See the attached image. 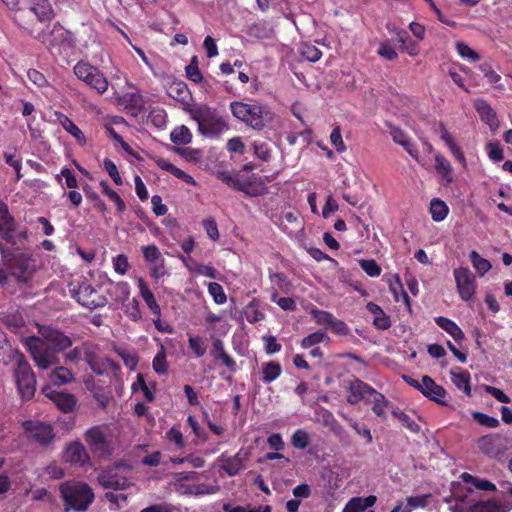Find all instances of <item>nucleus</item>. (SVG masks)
Returning a JSON list of instances; mask_svg holds the SVG:
<instances>
[{"label": "nucleus", "mask_w": 512, "mask_h": 512, "mask_svg": "<svg viewBox=\"0 0 512 512\" xmlns=\"http://www.w3.org/2000/svg\"><path fill=\"white\" fill-rule=\"evenodd\" d=\"M434 167L445 185H450L454 181L453 168L445 156L436 154Z\"/></svg>", "instance_id": "nucleus-23"}, {"label": "nucleus", "mask_w": 512, "mask_h": 512, "mask_svg": "<svg viewBox=\"0 0 512 512\" xmlns=\"http://www.w3.org/2000/svg\"><path fill=\"white\" fill-rule=\"evenodd\" d=\"M461 480L466 483L470 484L473 488H476L478 490L483 491H495L496 486L492 482L486 479H480L478 477H475L467 472H463L460 475Z\"/></svg>", "instance_id": "nucleus-35"}, {"label": "nucleus", "mask_w": 512, "mask_h": 512, "mask_svg": "<svg viewBox=\"0 0 512 512\" xmlns=\"http://www.w3.org/2000/svg\"><path fill=\"white\" fill-rule=\"evenodd\" d=\"M116 352L124 361L127 368L134 370L137 367L139 359L135 352H130L126 349H118Z\"/></svg>", "instance_id": "nucleus-59"}, {"label": "nucleus", "mask_w": 512, "mask_h": 512, "mask_svg": "<svg viewBox=\"0 0 512 512\" xmlns=\"http://www.w3.org/2000/svg\"><path fill=\"white\" fill-rule=\"evenodd\" d=\"M100 187L102 189V193L108 197L109 200L114 202L117 208V212L123 213L126 211L127 206L120 195L113 190L106 181L100 182Z\"/></svg>", "instance_id": "nucleus-38"}, {"label": "nucleus", "mask_w": 512, "mask_h": 512, "mask_svg": "<svg viewBox=\"0 0 512 512\" xmlns=\"http://www.w3.org/2000/svg\"><path fill=\"white\" fill-rule=\"evenodd\" d=\"M60 495L64 501V511H86L94 501L92 488L84 482L65 483L60 486Z\"/></svg>", "instance_id": "nucleus-4"}, {"label": "nucleus", "mask_w": 512, "mask_h": 512, "mask_svg": "<svg viewBox=\"0 0 512 512\" xmlns=\"http://www.w3.org/2000/svg\"><path fill=\"white\" fill-rule=\"evenodd\" d=\"M391 135L395 143L401 145L411 157L418 160V150L416 146L408 139L401 129H393L391 131Z\"/></svg>", "instance_id": "nucleus-32"}, {"label": "nucleus", "mask_w": 512, "mask_h": 512, "mask_svg": "<svg viewBox=\"0 0 512 512\" xmlns=\"http://www.w3.org/2000/svg\"><path fill=\"white\" fill-rule=\"evenodd\" d=\"M166 112L163 109H154L148 115V121L157 128H163L166 125Z\"/></svg>", "instance_id": "nucleus-61"}, {"label": "nucleus", "mask_w": 512, "mask_h": 512, "mask_svg": "<svg viewBox=\"0 0 512 512\" xmlns=\"http://www.w3.org/2000/svg\"><path fill=\"white\" fill-rule=\"evenodd\" d=\"M377 392L369 384L365 383L360 379H355L350 382L349 385V395L347 396V402L349 404L355 405L360 401L369 402L371 397Z\"/></svg>", "instance_id": "nucleus-15"}, {"label": "nucleus", "mask_w": 512, "mask_h": 512, "mask_svg": "<svg viewBox=\"0 0 512 512\" xmlns=\"http://www.w3.org/2000/svg\"><path fill=\"white\" fill-rule=\"evenodd\" d=\"M451 381L459 389L462 390L467 396H471L470 386V373L462 368L452 369L450 371Z\"/></svg>", "instance_id": "nucleus-26"}, {"label": "nucleus", "mask_w": 512, "mask_h": 512, "mask_svg": "<svg viewBox=\"0 0 512 512\" xmlns=\"http://www.w3.org/2000/svg\"><path fill=\"white\" fill-rule=\"evenodd\" d=\"M496 442V437L492 435H486L478 440V447L484 454L493 457L496 456L499 452V448Z\"/></svg>", "instance_id": "nucleus-41"}, {"label": "nucleus", "mask_w": 512, "mask_h": 512, "mask_svg": "<svg viewBox=\"0 0 512 512\" xmlns=\"http://www.w3.org/2000/svg\"><path fill=\"white\" fill-rule=\"evenodd\" d=\"M262 381L266 384L273 382L280 377L282 367L276 361H269L262 363Z\"/></svg>", "instance_id": "nucleus-33"}, {"label": "nucleus", "mask_w": 512, "mask_h": 512, "mask_svg": "<svg viewBox=\"0 0 512 512\" xmlns=\"http://www.w3.org/2000/svg\"><path fill=\"white\" fill-rule=\"evenodd\" d=\"M472 418L479 425L487 427V428H497L499 426V420L497 418L489 416L482 412H478V411L472 412Z\"/></svg>", "instance_id": "nucleus-51"}, {"label": "nucleus", "mask_w": 512, "mask_h": 512, "mask_svg": "<svg viewBox=\"0 0 512 512\" xmlns=\"http://www.w3.org/2000/svg\"><path fill=\"white\" fill-rule=\"evenodd\" d=\"M189 348L194 352L196 357H202L206 353L204 340L200 336H190L188 339Z\"/></svg>", "instance_id": "nucleus-56"}, {"label": "nucleus", "mask_w": 512, "mask_h": 512, "mask_svg": "<svg viewBox=\"0 0 512 512\" xmlns=\"http://www.w3.org/2000/svg\"><path fill=\"white\" fill-rule=\"evenodd\" d=\"M448 212L449 208L444 201L435 198L430 202V213L434 221H443L447 217Z\"/></svg>", "instance_id": "nucleus-39"}, {"label": "nucleus", "mask_w": 512, "mask_h": 512, "mask_svg": "<svg viewBox=\"0 0 512 512\" xmlns=\"http://www.w3.org/2000/svg\"><path fill=\"white\" fill-rule=\"evenodd\" d=\"M142 252H143V257H144L145 261L149 265L159 262L163 259L161 257V252H160L159 248L154 244L144 246L142 248Z\"/></svg>", "instance_id": "nucleus-54"}, {"label": "nucleus", "mask_w": 512, "mask_h": 512, "mask_svg": "<svg viewBox=\"0 0 512 512\" xmlns=\"http://www.w3.org/2000/svg\"><path fill=\"white\" fill-rule=\"evenodd\" d=\"M18 353L13 351L6 334L0 330V362L8 364L13 359V355Z\"/></svg>", "instance_id": "nucleus-44"}, {"label": "nucleus", "mask_w": 512, "mask_h": 512, "mask_svg": "<svg viewBox=\"0 0 512 512\" xmlns=\"http://www.w3.org/2000/svg\"><path fill=\"white\" fill-rule=\"evenodd\" d=\"M453 275L460 298L464 301L472 299L476 292V280L470 269L468 267L455 268Z\"/></svg>", "instance_id": "nucleus-11"}, {"label": "nucleus", "mask_w": 512, "mask_h": 512, "mask_svg": "<svg viewBox=\"0 0 512 512\" xmlns=\"http://www.w3.org/2000/svg\"><path fill=\"white\" fill-rule=\"evenodd\" d=\"M187 78L197 84H201L202 87L208 86V81L204 79L201 71L198 67V60L196 56H193L189 65L185 68Z\"/></svg>", "instance_id": "nucleus-36"}, {"label": "nucleus", "mask_w": 512, "mask_h": 512, "mask_svg": "<svg viewBox=\"0 0 512 512\" xmlns=\"http://www.w3.org/2000/svg\"><path fill=\"white\" fill-rule=\"evenodd\" d=\"M165 438L168 441L174 443L178 449L185 448L184 436L179 428L173 426L170 430L166 432Z\"/></svg>", "instance_id": "nucleus-57"}, {"label": "nucleus", "mask_w": 512, "mask_h": 512, "mask_svg": "<svg viewBox=\"0 0 512 512\" xmlns=\"http://www.w3.org/2000/svg\"><path fill=\"white\" fill-rule=\"evenodd\" d=\"M193 119L198 124L199 132L210 138L219 137L228 125L223 116H221L215 109L206 105L197 107L193 111Z\"/></svg>", "instance_id": "nucleus-6"}, {"label": "nucleus", "mask_w": 512, "mask_h": 512, "mask_svg": "<svg viewBox=\"0 0 512 512\" xmlns=\"http://www.w3.org/2000/svg\"><path fill=\"white\" fill-rule=\"evenodd\" d=\"M30 10L36 15L40 22L50 21L54 16L49 0H32Z\"/></svg>", "instance_id": "nucleus-28"}, {"label": "nucleus", "mask_w": 512, "mask_h": 512, "mask_svg": "<svg viewBox=\"0 0 512 512\" xmlns=\"http://www.w3.org/2000/svg\"><path fill=\"white\" fill-rule=\"evenodd\" d=\"M167 93L173 99L186 105H189L192 98L186 83L183 81L172 82L167 88Z\"/></svg>", "instance_id": "nucleus-25"}, {"label": "nucleus", "mask_w": 512, "mask_h": 512, "mask_svg": "<svg viewBox=\"0 0 512 512\" xmlns=\"http://www.w3.org/2000/svg\"><path fill=\"white\" fill-rule=\"evenodd\" d=\"M476 111L480 119L491 128L498 125V119L494 109L484 100H480L475 105Z\"/></svg>", "instance_id": "nucleus-30"}, {"label": "nucleus", "mask_w": 512, "mask_h": 512, "mask_svg": "<svg viewBox=\"0 0 512 512\" xmlns=\"http://www.w3.org/2000/svg\"><path fill=\"white\" fill-rule=\"evenodd\" d=\"M22 426L26 437L42 446H47L54 440L55 434L51 424L28 420Z\"/></svg>", "instance_id": "nucleus-10"}, {"label": "nucleus", "mask_w": 512, "mask_h": 512, "mask_svg": "<svg viewBox=\"0 0 512 512\" xmlns=\"http://www.w3.org/2000/svg\"><path fill=\"white\" fill-rule=\"evenodd\" d=\"M15 378L23 399H31L36 391V377L22 353H16Z\"/></svg>", "instance_id": "nucleus-8"}, {"label": "nucleus", "mask_w": 512, "mask_h": 512, "mask_svg": "<svg viewBox=\"0 0 512 512\" xmlns=\"http://www.w3.org/2000/svg\"><path fill=\"white\" fill-rule=\"evenodd\" d=\"M49 379L53 385H64L74 381L72 371L66 367H56L50 374Z\"/></svg>", "instance_id": "nucleus-34"}, {"label": "nucleus", "mask_w": 512, "mask_h": 512, "mask_svg": "<svg viewBox=\"0 0 512 512\" xmlns=\"http://www.w3.org/2000/svg\"><path fill=\"white\" fill-rule=\"evenodd\" d=\"M473 493L472 487L464 488L460 483H452L451 495L449 499H446L447 503L453 499L456 502L471 504L474 500L470 499V495Z\"/></svg>", "instance_id": "nucleus-31"}, {"label": "nucleus", "mask_w": 512, "mask_h": 512, "mask_svg": "<svg viewBox=\"0 0 512 512\" xmlns=\"http://www.w3.org/2000/svg\"><path fill=\"white\" fill-rule=\"evenodd\" d=\"M57 118L64 130L71 134L80 145L86 144L84 133L68 116L63 113H59Z\"/></svg>", "instance_id": "nucleus-29"}, {"label": "nucleus", "mask_w": 512, "mask_h": 512, "mask_svg": "<svg viewBox=\"0 0 512 512\" xmlns=\"http://www.w3.org/2000/svg\"><path fill=\"white\" fill-rule=\"evenodd\" d=\"M222 468L229 476L237 475L243 468V462L239 454L224 459Z\"/></svg>", "instance_id": "nucleus-46"}, {"label": "nucleus", "mask_w": 512, "mask_h": 512, "mask_svg": "<svg viewBox=\"0 0 512 512\" xmlns=\"http://www.w3.org/2000/svg\"><path fill=\"white\" fill-rule=\"evenodd\" d=\"M170 139L174 144L186 145L191 142L192 134L187 126L181 125L172 130Z\"/></svg>", "instance_id": "nucleus-40"}, {"label": "nucleus", "mask_w": 512, "mask_h": 512, "mask_svg": "<svg viewBox=\"0 0 512 512\" xmlns=\"http://www.w3.org/2000/svg\"><path fill=\"white\" fill-rule=\"evenodd\" d=\"M83 439L93 455L98 458H109L114 452V442L106 424L88 428L83 434Z\"/></svg>", "instance_id": "nucleus-5"}, {"label": "nucleus", "mask_w": 512, "mask_h": 512, "mask_svg": "<svg viewBox=\"0 0 512 512\" xmlns=\"http://www.w3.org/2000/svg\"><path fill=\"white\" fill-rule=\"evenodd\" d=\"M223 182H225L229 187L233 188L234 190L244 192L248 195H255L253 192H250L248 190V187L250 186V183L243 181L237 177H234L229 174H223L222 177Z\"/></svg>", "instance_id": "nucleus-47"}, {"label": "nucleus", "mask_w": 512, "mask_h": 512, "mask_svg": "<svg viewBox=\"0 0 512 512\" xmlns=\"http://www.w3.org/2000/svg\"><path fill=\"white\" fill-rule=\"evenodd\" d=\"M63 459L79 467L91 465L90 455L85 445L79 441H73L66 445L63 452Z\"/></svg>", "instance_id": "nucleus-13"}, {"label": "nucleus", "mask_w": 512, "mask_h": 512, "mask_svg": "<svg viewBox=\"0 0 512 512\" xmlns=\"http://www.w3.org/2000/svg\"><path fill=\"white\" fill-rule=\"evenodd\" d=\"M330 142L335 147L336 151L342 153L346 151L347 147L342 139L341 129L339 126L333 128L330 134Z\"/></svg>", "instance_id": "nucleus-64"}, {"label": "nucleus", "mask_w": 512, "mask_h": 512, "mask_svg": "<svg viewBox=\"0 0 512 512\" xmlns=\"http://www.w3.org/2000/svg\"><path fill=\"white\" fill-rule=\"evenodd\" d=\"M312 319L318 324V325H328L330 326L334 315L328 311L320 310L317 308H314L310 312Z\"/></svg>", "instance_id": "nucleus-55"}, {"label": "nucleus", "mask_w": 512, "mask_h": 512, "mask_svg": "<svg viewBox=\"0 0 512 512\" xmlns=\"http://www.w3.org/2000/svg\"><path fill=\"white\" fill-rule=\"evenodd\" d=\"M137 387H139L142 390L144 397L147 401H149V402L154 401L155 396H154L152 390L150 389V387L146 384L145 378H144L143 374H141V373H139L137 375L136 382L133 383V385H132L133 390H136Z\"/></svg>", "instance_id": "nucleus-58"}, {"label": "nucleus", "mask_w": 512, "mask_h": 512, "mask_svg": "<svg viewBox=\"0 0 512 512\" xmlns=\"http://www.w3.org/2000/svg\"><path fill=\"white\" fill-rule=\"evenodd\" d=\"M310 443L309 434L303 429H297L291 436V444L294 448L303 450Z\"/></svg>", "instance_id": "nucleus-50"}, {"label": "nucleus", "mask_w": 512, "mask_h": 512, "mask_svg": "<svg viewBox=\"0 0 512 512\" xmlns=\"http://www.w3.org/2000/svg\"><path fill=\"white\" fill-rule=\"evenodd\" d=\"M98 481L105 489L125 490L130 486L127 478L112 473L101 474Z\"/></svg>", "instance_id": "nucleus-24"}, {"label": "nucleus", "mask_w": 512, "mask_h": 512, "mask_svg": "<svg viewBox=\"0 0 512 512\" xmlns=\"http://www.w3.org/2000/svg\"><path fill=\"white\" fill-rule=\"evenodd\" d=\"M61 177L65 178V183L68 188H70V189L78 188V186H79L78 180L69 168H67V167L62 168L60 171V174L56 176V180L58 182H60Z\"/></svg>", "instance_id": "nucleus-62"}, {"label": "nucleus", "mask_w": 512, "mask_h": 512, "mask_svg": "<svg viewBox=\"0 0 512 512\" xmlns=\"http://www.w3.org/2000/svg\"><path fill=\"white\" fill-rule=\"evenodd\" d=\"M329 340L325 330H318L309 334L301 340L300 346L303 349L314 348L319 343Z\"/></svg>", "instance_id": "nucleus-43"}, {"label": "nucleus", "mask_w": 512, "mask_h": 512, "mask_svg": "<svg viewBox=\"0 0 512 512\" xmlns=\"http://www.w3.org/2000/svg\"><path fill=\"white\" fill-rule=\"evenodd\" d=\"M469 259L473 268L476 270L480 277H483L490 269L491 263L489 260L483 258L477 251L473 250L469 254Z\"/></svg>", "instance_id": "nucleus-37"}, {"label": "nucleus", "mask_w": 512, "mask_h": 512, "mask_svg": "<svg viewBox=\"0 0 512 512\" xmlns=\"http://www.w3.org/2000/svg\"><path fill=\"white\" fill-rule=\"evenodd\" d=\"M361 269L370 277L380 276L382 269L374 259H360Z\"/></svg>", "instance_id": "nucleus-52"}, {"label": "nucleus", "mask_w": 512, "mask_h": 512, "mask_svg": "<svg viewBox=\"0 0 512 512\" xmlns=\"http://www.w3.org/2000/svg\"><path fill=\"white\" fill-rule=\"evenodd\" d=\"M107 294L116 304H123L130 296V285L127 282H110Z\"/></svg>", "instance_id": "nucleus-22"}, {"label": "nucleus", "mask_w": 512, "mask_h": 512, "mask_svg": "<svg viewBox=\"0 0 512 512\" xmlns=\"http://www.w3.org/2000/svg\"><path fill=\"white\" fill-rule=\"evenodd\" d=\"M254 154L257 158L262 161H268L271 157V150L267 143L265 142H253L252 144Z\"/></svg>", "instance_id": "nucleus-63"}, {"label": "nucleus", "mask_w": 512, "mask_h": 512, "mask_svg": "<svg viewBox=\"0 0 512 512\" xmlns=\"http://www.w3.org/2000/svg\"><path fill=\"white\" fill-rule=\"evenodd\" d=\"M373 403L372 411L380 418L386 419L385 409L390 405L387 398L380 392H376L369 400Z\"/></svg>", "instance_id": "nucleus-42"}, {"label": "nucleus", "mask_w": 512, "mask_h": 512, "mask_svg": "<svg viewBox=\"0 0 512 512\" xmlns=\"http://www.w3.org/2000/svg\"><path fill=\"white\" fill-rule=\"evenodd\" d=\"M58 45L71 48L74 46V39L71 32L60 24H55L49 35L48 46L54 48Z\"/></svg>", "instance_id": "nucleus-18"}, {"label": "nucleus", "mask_w": 512, "mask_h": 512, "mask_svg": "<svg viewBox=\"0 0 512 512\" xmlns=\"http://www.w3.org/2000/svg\"><path fill=\"white\" fill-rule=\"evenodd\" d=\"M389 32H391L396 40L401 44L400 49L406 52L410 56H417L419 54V46L418 43L413 41L409 36L408 32L402 28L390 26L387 27Z\"/></svg>", "instance_id": "nucleus-19"}, {"label": "nucleus", "mask_w": 512, "mask_h": 512, "mask_svg": "<svg viewBox=\"0 0 512 512\" xmlns=\"http://www.w3.org/2000/svg\"><path fill=\"white\" fill-rule=\"evenodd\" d=\"M421 393L431 401L440 405H447L445 400L447 396L446 390L438 385L430 376L424 375L422 377V390Z\"/></svg>", "instance_id": "nucleus-17"}, {"label": "nucleus", "mask_w": 512, "mask_h": 512, "mask_svg": "<svg viewBox=\"0 0 512 512\" xmlns=\"http://www.w3.org/2000/svg\"><path fill=\"white\" fill-rule=\"evenodd\" d=\"M73 71L79 80L85 82L99 94H103L107 91L109 85L108 80L97 67L81 60L75 64Z\"/></svg>", "instance_id": "nucleus-9"}, {"label": "nucleus", "mask_w": 512, "mask_h": 512, "mask_svg": "<svg viewBox=\"0 0 512 512\" xmlns=\"http://www.w3.org/2000/svg\"><path fill=\"white\" fill-rule=\"evenodd\" d=\"M0 255L4 266L10 270L18 285L31 287L36 271L35 261L27 253L15 254L9 247L0 243Z\"/></svg>", "instance_id": "nucleus-1"}, {"label": "nucleus", "mask_w": 512, "mask_h": 512, "mask_svg": "<svg viewBox=\"0 0 512 512\" xmlns=\"http://www.w3.org/2000/svg\"><path fill=\"white\" fill-rule=\"evenodd\" d=\"M68 289L70 296L82 307L89 310L104 307L108 303L107 297L100 291V286H93L84 277L71 281Z\"/></svg>", "instance_id": "nucleus-3"}, {"label": "nucleus", "mask_w": 512, "mask_h": 512, "mask_svg": "<svg viewBox=\"0 0 512 512\" xmlns=\"http://www.w3.org/2000/svg\"><path fill=\"white\" fill-rule=\"evenodd\" d=\"M435 323L441 328L443 329L445 332H447L448 334H450L452 336V338L460 343L464 340L465 338V335L463 333V331L461 330V328L454 322L452 321L451 319L449 318H446V317H443V316H439V317H436L435 318Z\"/></svg>", "instance_id": "nucleus-27"}, {"label": "nucleus", "mask_w": 512, "mask_h": 512, "mask_svg": "<svg viewBox=\"0 0 512 512\" xmlns=\"http://www.w3.org/2000/svg\"><path fill=\"white\" fill-rule=\"evenodd\" d=\"M41 339L47 341L59 354L73 345V340L63 331L51 327H42L40 329Z\"/></svg>", "instance_id": "nucleus-12"}, {"label": "nucleus", "mask_w": 512, "mask_h": 512, "mask_svg": "<svg viewBox=\"0 0 512 512\" xmlns=\"http://www.w3.org/2000/svg\"><path fill=\"white\" fill-rule=\"evenodd\" d=\"M299 51L301 56L310 62H317L322 56V52L315 45L310 43H303Z\"/></svg>", "instance_id": "nucleus-48"}, {"label": "nucleus", "mask_w": 512, "mask_h": 512, "mask_svg": "<svg viewBox=\"0 0 512 512\" xmlns=\"http://www.w3.org/2000/svg\"><path fill=\"white\" fill-rule=\"evenodd\" d=\"M152 366L157 374L163 375L168 372V364L166 360V351L164 346H161L160 351L155 355Z\"/></svg>", "instance_id": "nucleus-49"}, {"label": "nucleus", "mask_w": 512, "mask_h": 512, "mask_svg": "<svg viewBox=\"0 0 512 512\" xmlns=\"http://www.w3.org/2000/svg\"><path fill=\"white\" fill-rule=\"evenodd\" d=\"M202 226L206 231L208 237L213 241L219 240L220 234L216 220L213 217L206 218L202 221Z\"/></svg>", "instance_id": "nucleus-60"}, {"label": "nucleus", "mask_w": 512, "mask_h": 512, "mask_svg": "<svg viewBox=\"0 0 512 512\" xmlns=\"http://www.w3.org/2000/svg\"><path fill=\"white\" fill-rule=\"evenodd\" d=\"M82 190L88 200L93 202L94 208L97 209L102 214L107 212V206L104 201L100 198V196L94 191L93 187L89 184H85L82 187Z\"/></svg>", "instance_id": "nucleus-45"}, {"label": "nucleus", "mask_w": 512, "mask_h": 512, "mask_svg": "<svg viewBox=\"0 0 512 512\" xmlns=\"http://www.w3.org/2000/svg\"><path fill=\"white\" fill-rule=\"evenodd\" d=\"M208 292L216 304H224L227 301V296L223 287L217 282H210L208 284Z\"/></svg>", "instance_id": "nucleus-53"}, {"label": "nucleus", "mask_w": 512, "mask_h": 512, "mask_svg": "<svg viewBox=\"0 0 512 512\" xmlns=\"http://www.w3.org/2000/svg\"><path fill=\"white\" fill-rule=\"evenodd\" d=\"M230 110L236 119L257 131L267 127L274 118L269 107L257 102L233 101L230 103Z\"/></svg>", "instance_id": "nucleus-2"}, {"label": "nucleus", "mask_w": 512, "mask_h": 512, "mask_svg": "<svg viewBox=\"0 0 512 512\" xmlns=\"http://www.w3.org/2000/svg\"><path fill=\"white\" fill-rule=\"evenodd\" d=\"M451 512H507L494 500L479 501L471 504L456 502L450 507Z\"/></svg>", "instance_id": "nucleus-16"}, {"label": "nucleus", "mask_w": 512, "mask_h": 512, "mask_svg": "<svg viewBox=\"0 0 512 512\" xmlns=\"http://www.w3.org/2000/svg\"><path fill=\"white\" fill-rule=\"evenodd\" d=\"M137 285L139 288V292L147 307L151 311L153 315L160 318L161 317V308L157 303L153 292L149 289L143 278H138Z\"/></svg>", "instance_id": "nucleus-21"}, {"label": "nucleus", "mask_w": 512, "mask_h": 512, "mask_svg": "<svg viewBox=\"0 0 512 512\" xmlns=\"http://www.w3.org/2000/svg\"><path fill=\"white\" fill-rule=\"evenodd\" d=\"M440 137L444 141L450 152L453 154V156L456 158V160L460 163L462 168H466L467 161L465 155L462 152L461 148L457 145L453 135L446 129L444 124L440 125Z\"/></svg>", "instance_id": "nucleus-20"}, {"label": "nucleus", "mask_w": 512, "mask_h": 512, "mask_svg": "<svg viewBox=\"0 0 512 512\" xmlns=\"http://www.w3.org/2000/svg\"><path fill=\"white\" fill-rule=\"evenodd\" d=\"M26 345L39 369L46 370L60 363L59 353L40 337L30 338Z\"/></svg>", "instance_id": "nucleus-7"}, {"label": "nucleus", "mask_w": 512, "mask_h": 512, "mask_svg": "<svg viewBox=\"0 0 512 512\" xmlns=\"http://www.w3.org/2000/svg\"><path fill=\"white\" fill-rule=\"evenodd\" d=\"M42 393L63 413L72 412L76 406L77 400L73 394L53 390L51 387H44Z\"/></svg>", "instance_id": "nucleus-14"}]
</instances>
